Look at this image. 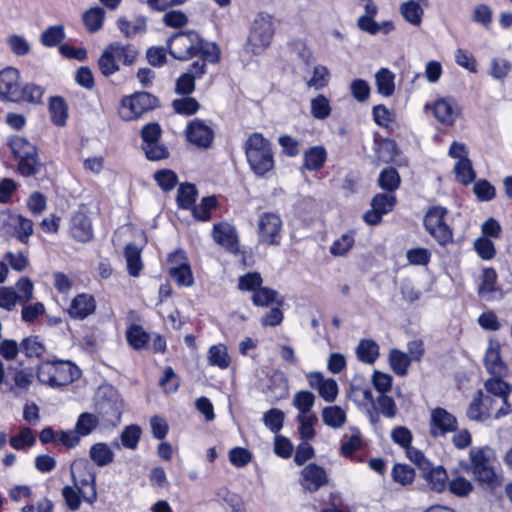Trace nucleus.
<instances>
[{
	"label": "nucleus",
	"instance_id": "nucleus-55",
	"mask_svg": "<svg viewBox=\"0 0 512 512\" xmlns=\"http://www.w3.org/2000/svg\"><path fill=\"white\" fill-rule=\"evenodd\" d=\"M35 443V436L30 428H21L19 434L10 438V445L16 450H22L25 447H30Z\"/></svg>",
	"mask_w": 512,
	"mask_h": 512
},
{
	"label": "nucleus",
	"instance_id": "nucleus-41",
	"mask_svg": "<svg viewBox=\"0 0 512 512\" xmlns=\"http://www.w3.org/2000/svg\"><path fill=\"white\" fill-rule=\"evenodd\" d=\"M471 20L489 30L493 22V10L485 3L476 4L471 11Z\"/></svg>",
	"mask_w": 512,
	"mask_h": 512
},
{
	"label": "nucleus",
	"instance_id": "nucleus-13",
	"mask_svg": "<svg viewBox=\"0 0 512 512\" xmlns=\"http://www.w3.org/2000/svg\"><path fill=\"white\" fill-rule=\"evenodd\" d=\"M425 111L430 112L444 126H452L460 116L461 110L451 97H441L425 105Z\"/></svg>",
	"mask_w": 512,
	"mask_h": 512
},
{
	"label": "nucleus",
	"instance_id": "nucleus-64",
	"mask_svg": "<svg viewBox=\"0 0 512 512\" xmlns=\"http://www.w3.org/2000/svg\"><path fill=\"white\" fill-rule=\"evenodd\" d=\"M329 81V71L325 66H316L312 77L307 81V86L316 90L327 86Z\"/></svg>",
	"mask_w": 512,
	"mask_h": 512
},
{
	"label": "nucleus",
	"instance_id": "nucleus-45",
	"mask_svg": "<svg viewBox=\"0 0 512 512\" xmlns=\"http://www.w3.org/2000/svg\"><path fill=\"white\" fill-rule=\"evenodd\" d=\"M372 116L375 124L385 129H390L395 123V113L383 104L372 108Z\"/></svg>",
	"mask_w": 512,
	"mask_h": 512
},
{
	"label": "nucleus",
	"instance_id": "nucleus-28",
	"mask_svg": "<svg viewBox=\"0 0 512 512\" xmlns=\"http://www.w3.org/2000/svg\"><path fill=\"white\" fill-rule=\"evenodd\" d=\"M479 295L486 300L501 297V290L497 286V273L492 268H486L482 272V281L478 288Z\"/></svg>",
	"mask_w": 512,
	"mask_h": 512
},
{
	"label": "nucleus",
	"instance_id": "nucleus-39",
	"mask_svg": "<svg viewBox=\"0 0 512 512\" xmlns=\"http://www.w3.org/2000/svg\"><path fill=\"white\" fill-rule=\"evenodd\" d=\"M327 159L326 150L323 147L315 146L304 154V166L309 171L320 169Z\"/></svg>",
	"mask_w": 512,
	"mask_h": 512
},
{
	"label": "nucleus",
	"instance_id": "nucleus-31",
	"mask_svg": "<svg viewBox=\"0 0 512 512\" xmlns=\"http://www.w3.org/2000/svg\"><path fill=\"white\" fill-rule=\"evenodd\" d=\"M379 345L371 339H362L358 343L355 352L359 361L366 364H374L380 355Z\"/></svg>",
	"mask_w": 512,
	"mask_h": 512
},
{
	"label": "nucleus",
	"instance_id": "nucleus-22",
	"mask_svg": "<svg viewBox=\"0 0 512 512\" xmlns=\"http://www.w3.org/2000/svg\"><path fill=\"white\" fill-rule=\"evenodd\" d=\"M299 482L305 491L315 492L327 484L328 476L323 467L310 463L301 470Z\"/></svg>",
	"mask_w": 512,
	"mask_h": 512
},
{
	"label": "nucleus",
	"instance_id": "nucleus-57",
	"mask_svg": "<svg viewBox=\"0 0 512 512\" xmlns=\"http://www.w3.org/2000/svg\"><path fill=\"white\" fill-rule=\"evenodd\" d=\"M141 436V429L137 425H129L125 427L120 435L121 444L128 449L134 450L138 446Z\"/></svg>",
	"mask_w": 512,
	"mask_h": 512
},
{
	"label": "nucleus",
	"instance_id": "nucleus-32",
	"mask_svg": "<svg viewBox=\"0 0 512 512\" xmlns=\"http://www.w3.org/2000/svg\"><path fill=\"white\" fill-rule=\"evenodd\" d=\"M315 403V396L312 392L307 390L298 391L294 394L292 404L297 409L298 414L296 417L314 416L315 413L312 408Z\"/></svg>",
	"mask_w": 512,
	"mask_h": 512
},
{
	"label": "nucleus",
	"instance_id": "nucleus-14",
	"mask_svg": "<svg viewBox=\"0 0 512 512\" xmlns=\"http://www.w3.org/2000/svg\"><path fill=\"white\" fill-rule=\"evenodd\" d=\"M168 271L170 277L179 286L190 287L193 285V273L184 251L177 250L168 256Z\"/></svg>",
	"mask_w": 512,
	"mask_h": 512
},
{
	"label": "nucleus",
	"instance_id": "nucleus-38",
	"mask_svg": "<svg viewBox=\"0 0 512 512\" xmlns=\"http://www.w3.org/2000/svg\"><path fill=\"white\" fill-rule=\"evenodd\" d=\"M105 19V11L101 7H92L86 10L82 15L83 23L89 32L99 31Z\"/></svg>",
	"mask_w": 512,
	"mask_h": 512
},
{
	"label": "nucleus",
	"instance_id": "nucleus-7",
	"mask_svg": "<svg viewBox=\"0 0 512 512\" xmlns=\"http://www.w3.org/2000/svg\"><path fill=\"white\" fill-rule=\"evenodd\" d=\"M99 208L95 203L83 204L71 219V234L80 241L87 242L93 237L92 222L98 215Z\"/></svg>",
	"mask_w": 512,
	"mask_h": 512
},
{
	"label": "nucleus",
	"instance_id": "nucleus-10",
	"mask_svg": "<svg viewBox=\"0 0 512 512\" xmlns=\"http://www.w3.org/2000/svg\"><path fill=\"white\" fill-rule=\"evenodd\" d=\"M500 403L497 399L487 395L483 390H478L470 402L466 415L476 422H484L488 419H500L503 416H496Z\"/></svg>",
	"mask_w": 512,
	"mask_h": 512
},
{
	"label": "nucleus",
	"instance_id": "nucleus-17",
	"mask_svg": "<svg viewBox=\"0 0 512 512\" xmlns=\"http://www.w3.org/2000/svg\"><path fill=\"white\" fill-rule=\"evenodd\" d=\"M20 72L14 67H6L0 71V98L9 102L21 101Z\"/></svg>",
	"mask_w": 512,
	"mask_h": 512
},
{
	"label": "nucleus",
	"instance_id": "nucleus-43",
	"mask_svg": "<svg viewBox=\"0 0 512 512\" xmlns=\"http://www.w3.org/2000/svg\"><path fill=\"white\" fill-rule=\"evenodd\" d=\"M362 445L363 441L359 430L351 428L349 434L343 436L341 452L345 457H351Z\"/></svg>",
	"mask_w": 512,
	"mask_h": 512
},
{
	"label": "nucleus",
	"instance_id": "nucleus-53",
	"mask_svg": "<svg viewBox=\"0 0 512 512\" xmlns=\"http://www.w3.org/2000/svg\"><path fill=\"white\" fill-rule=\"evenodd\" d=\"M473 246L478 256L483 260H491L496 255V248L493 242L484 236L476 238Z\"/></svg>",
	"mask_w": 512,
	"mask_h": 512
},
{
	"label": "nucleus",
	"instance_id": "nucleus-47",
	"mask_svg": "<svg viewBox=\"0 0 512 512\" xmlns=\"http://www.w3.org/2000/svg\"><path fill=\"white\" fill-rule=\"evenodd\" d=\"M453 172L456 180L463 185L471 184L476 178V172L471 160L462 163H454Z\"/></svg>",
	"mask_w": 512,
	"mask_h": 512
},
{
	"label": "nucleus",
	"instance_id": "nucleus-19",
	"mask_svg": "<svg viewBox=\"0 0 512 512\" xmlns=\"http://www.w3.org/2000/svg\"><path fill=\"white\" fill-rule=\"evenodd\" d=\"M396 204V198L392 194L379 193L373 197L371 209L364 214V221L369 225H377L382 216L391 212Z\"/></svg>",
	"mask_w": 512,
	"mask_h": 512
},
{
	"label": "nucleus",
	"instance_id": "nucleus-40",
	"mask_svg": "<svg viewBox=\"0 0 512 512\" xmlns=\"http://www.w3.org/2000/svg\"><path fill=\"white\" fill-rule=\"evenodd\" d=\"M332 112L330 100L319 94L310 100V113L317 120L327 119Z\"/></svg>",
	"mask_w": 512,
	"mask_h": 512
},
{
	"label": "nucleus",
	"instance_id": "nucleus-8",
	"mask_svg": "<svg viewBox=\"0 0 512 512\" xmlns=\"http://www.w3.org/2000/svg\"><path fill=\"white\" fill-rule=\"evenodd\" d=\"M447 210L441 206L431 207L425 214L424 226L426 231L440 244L446 245L453 239L452 229L447 225L445 217Z\"/></svg>",
	"mask_w": 512,
	"mask_h": 512
},
{
	"label": "nucleus",
	"instance_id": "nucleus-46",
	"mask_svg": "<svg viewBox=\"0 0 512 512\" xmlns=\"http://www.w3.org/2000/svg\"><path fill=\"white\" fill-rule=\"evenodd\" d=\"M99 419L92 413H82L75 424V429L81 437L90 435L98 426Z\"/></svg>",
	"mask_w": 512,
	"mask_h": 512
},
{
	"label": "nucleus",
	"instance_id": "nucleus-36",
	"mask_svg": "<svg viewBox=\"0 0 512 512\" xmlns=\"http://www.w3.org/2000/svg\"><path fill=\"white\" fill-rule=\"evenodd\" d=\"M322 421L330 428L339 429L346 422V411L337 405L325 407L322 410Z\"/></svg>",
	"mask_w": 512,
	"mask_h": 512
},
{
	"label": "nucleus",
	"instance_id": "nucleus-3",
	"mask_svg": "<svg viewBox=\"0 0 512 512\" xmlns=\"http://www.w3.org/2000/svg\"><path fill=\"white\" fill-rule=\"evenodd\" d=\"M244 149L251 172L258 178H270L275 168L271 142L261 133L255 132L247 137Z\"/></svg>",
	"mask_w": 512,
	"mask_h": 512
},
{
	"label": "nucleus",
	"instance_id": "nucleus-25",
	"mask_svg": "<svg viewBox=\"0 0 512 512\" xmlns=\"http://www.w3.org/2000/svg\"><path fill=\"white\" fill-rule=\"evenodd\" d=\"M212 236L214 241L232 253L239 249L238 236L235 228L228 223L214 225Z\"/></svg>",
	"mask_w": 512,
	"mask_h": 512
},
{
	"label": "nucleus",
	"instance_id": "nucleus-15",
	"mask_svg": "<svg viewBox=\"0 0 512 512\" xmlns=\"http://www.w3.org/2000/svg\"><path fill=\"white\" fill-rule=\"evenodd\" d=\"M503 377L492 376L484 382V392L498 400L500 403L496 416H507L511 412L508 398L512 392V385L502 380Z\"/></svg>",
	"mask_w": 512,
	"mask_h": 512
},
{
	"label": "nucleus",
	"instance_id": "nucleus-30",
	"mask_svg": "<svg viewBox=\"0 0 512 512\" xmlns=\"http://www.w3.org/2000/svg\"><path fill=\"white\" fill-rule=\"evenodd\" d=\"M207 361L210 366L221 370L228 369L231 365V357L227 347L222 343L210 346L207 351Z\"/></svg>",
	"mask_w": 512,
	"mask_h": 512
},
{
	"label": "nucleus",
	"instance_id": "nucleus-50",
	"mask_svg": "<svg viewBox=\"0 0 512 512\" xmlns=\"http://www.w3.org/2000/svg\"><path fill=\"white\" fill-rule=\"evenodd\" d=\"M65 38V30L63 25H54L48 27L42 32L40 41L46 47H54Z\"/></svg>",
	"mask_w": 512,
	"mask_h": 512
},
{
	"label": "nucleus",
	"instance_id": "nucleus-18",
	"mask_svg": "<svg viewBox=\"0 0 512 512\" xmlns=\"http://www.w3.org/2000/svg\"><path fill=\"white\" fill-rule=\"evenodd\" d=\"M309 386L318 391L320 397L328 403H333L338 396L339 387L333 378L325 377L321 372H309L306 374Z\"/></svg>",
	"mask_w": 512,
	"mask_h": 512
},
{
	"label": "nucleus",
	"instance_id": "nucleus-9",
	"mask_svg": "<svg viewBox=\"0 0 512 512\" xmlns=\"http://www.w3.org/2000/svg\"><path fill=\"white\" fill-rule=\"evenodd\" d=\"M170 54L178 60H188L199 54L202 39L198 33L188 31L172 36L168 42Z\"/></svg>",
	"mask_w": 512,
	"mask_h": 512
},
{
	"label": "nucleus",
	"instance_id": "nucleus-12",
	"mask_svg": "<svg viewBox=\"0 0 512 512\" xmlns=\"http://www.w3.org/2000/svg\"><path fill=\"white\" fill-rule=\"evenodd\" d=\"M283 222L281 217L273 212L262 213L257 221L258 241L262 245L276 246L282 238Z\"/></svg>",
	"mask_w": 512,
	"mask_h": 512
},
{
	"label": "nucleus",
	"instance_id": "nucleus-33",
	"mask_svg": "<svg viewBox=\"0 0 512 512\" xmlns=\"http://www.w3.org/2000/svg\"><path fill=\"white\" fill-rule=\"evenodd\" d=\"M90 459L99 467L109 465L114 460L112 448L104 442H98L91 446L89 450Z\"/></svg>",
	"mask_w": 512,
	"mask_h": 512
},
{
	"label": "nucleus",
	"instance_id": "nucleus-6",
	"mask_svg": "<svg viewBox=\"0 0 512 512\" xmlns=\"http://www.w3.org/2000/svg\"><path fill=\"white\" fill-rule=\"evenodd\" d=\"M136 55V51L131 46H125L118 42L112 43L105 48L99 58V68L104 75H112L119 70V62L131 65Z\"/></svg>",
	"mask_w": 512,
	"mask_h": 512
},
{
	"label": "nucleus",
	"instance_id": "nucleus-34",
	"mask_svg": "<svg viewBox=\"0 0 512 512\" xmlns=\"http://www.w3.org/2000/svg\"><path fill=\"white\" fill-rule=\"evenodd\" d=\"M411 362V358H409L407 353L395 348L389 351L388 363L396 375L406 376Z\"/></svg>",
	"mask_w": 512,
	"mask_h": 512
},
{
	"label": "nucleus",
	"instance_id": "nucleus-48",
	"mask_svg": "<svg viewBox=\"0 0 512 512\" xmlns=\"http://www.w3.org/2000/svg\"><path fill=\"white\" fill-rule=\"evenodd\" d=\"M447 488L453 495L457 497H466L474 490L472 482L463 476L453 477L448 482Z\"/></svg>",
	"mask_w": 512,
	"mask_h": 512
},
{
	"label": "nucleus",
	"instance_id": "nucleus-2",
	"mask_svg": "<svg viewBox=\"0 0 512 512\" xmlns=\"http://www.w3.org/2000/svg\"><path fill=\"white\" fill-rule=\"evenodd\" d=\"M469 463L461 461L459 466L471 473L476 482L491 490L501 487L503 475L497 468L495 451L489 446L474 447L469 451Z\"/></svg>",
	"mask_w": 512,
	"mask_h": 512
},
{
	"label": "nucleus",
	"instance_id": "nucleus-54",
	"mask_svg": "<svg viewBox=\"0 0 512 512\" xmlns=\"http://www.w3.org/2000/svg\"><path fill=\"white\" fill-rule=\"evenodd\" d=\"M196 189L192 184H181L178 189L177 202L183 209H190L196 199Z\"/></svg>",
	"mask_w": 512,
	"mask_h": 512
},
{
	"label": "nucleus",
	"instance_id": "nucleus-37",
	"mask_svg": "<svg viewBox=\"0 0 512 512\" xmlns=\"http://www.w3.org/2000/svg\"><path fill=\"white\" fill-rule=\"evenodd\" d=\"M51 121L57 126H64L68 118V107L63 98L51 97L49 100Z\"/></svg>",
	"mask_w": 512,
	"mask_h": 512
},
{
	"label": "nucleus",
	"instance_id": "nucleus-23",
	"mask_svg": "<svg viewBox=\"0 0 512 512\" xmlns=\"http://www.w3.org/2000/svg\"><path fill=\"white\" fill-rule=\"evenodd\" d=\"M187 140L200 148H208L213 141V131L209 125L201 120L191 121L186 128Z\"/></svg>",
	"mask_w": 512,
	"mask_h": 512
},
{
	"label": "nucleus",
	"instance_id": "nucleus-42",
	"mask_svg": "<svg viewBox=\"0 0 512 512\" xmlns=\"http://www.w3.org/2000/svg\"><path fill=\"white\" fill-rule=\"evenodd\" d=\"M117 26L122 34L126 37H133L146 30L145 18H135L133 20H127L124 17H120L117 20Z\"/></svg>",
	"mask_w": 512,
	"mask_h": 512
},
{
	"label": "nucleus",
	"instance_id": "nucleus-56",
	"mask_svg": "<svg viewBox=\"0 0 512 512\" xmlns=\"http://www.w3.org/2000/svg\"><path fill=\"white\" fill-rule=\"evenodd\" d=\"M216 205L217 199L214 196L205 197L199 205L193 207V215L198 220L207 221L210 219L211 211Z\"/></svg>",
	"mask_w": 512,
	"mask_h": 512
},
{
	"label": "nucleus",
	"instance_id": "nucleus-4",
	"mask_svg": "<svg viewBox=\"0 0 512 512\" xmlns=\"http://www.w3.org/2000/svg\"><path fill=\"white\" fill-rule=\"evenodd\" d=\"M80 376L79 368L70 361L46 360L39 364L37 377L51 387L67 385Z\"/></svg>",
	"mask_w": 512,
	"mask_h": 512
},
{
	"label": "nucleus",
	"instance_id": "nucleus-1",
	"mask_svg": "<svg viewBox=\"0 0 512 512\" xmlns=\"http://www.w3.org/2000/svg\"><path fill=\"white\" fill-rule=\"evenodd\" d=\"M72 484L62 488L61 494L70 511H78L82 502L92 506L97 500L96 475L85 459L75 460L70 466Z\"/></svg>",
	"mask_w": 512,
	"mask_h": 512
},
{
	"label": "nucleus",
	"instance_id": "nucleus-44",
	"mask_svg": "<svg viewBox=\"0 0 512 512\" xmlns=\"http://www.w3.org/2000/svg\"><path fill=\"white\" fill-rule=\"evenodd\" d=\"M252 301L256 306H270L273 304L280 306L282 304V298L278 293L266 287H261L256 290L253 293Z\"/></svg>",
	"mask_w": 512,
	"mask_h": 512
},
{
	"label": "nucleus",
	"instance_id": "nucleus-26",
	"mask_svg": "<svg viewBox=\"0 0 512 512\" xmlns=\"http://www.w3.org/2000/svg\"><path fill=\"white\" fill-rule=\"evenodd\" d=\"M422 476L427 485L435 492H444L448 487V475L442 466H432L422 471Z\"/></svg>",
	"mask_w": 512,
	"mask_h": 512
},
{
	"label": "nucleus",
	"instance_id": "nucleus-63",
	"mask_svg": "<svg viewBox=\"0 0 512 512\" xmlns=\"http://www.w3.org/2000/svg\"><path fill=\"white\" fill-rule=\"evenodd\" d=\"M400 177L393 168L384 169L379 177V185L382 189L393 191L398 188Z\"/></svg>",
	"mask_w": 512,
	"mask_h": 512
},
{
	"label": "nucleus",
	"instance_id": "nucleus-49",
	"mask_svg": "<svg viewBox=\"0 0 512 512\" xmlns=\"http://www.w3.org/2000/svg\"><path fill=\"white\" fill-rule=\"evenodd\" d=\"M512 71V63L505 59L496 57L490 62L489 75L495 80L505 79Z\"/></svg>",
	"mask_w": 512,
	"mask_h": 512
},
{
	"label": "nucleus",
	"instance_id": "nucleus-5",
	"mask_svg": "<svg viewBox=\"0 0 512 512\" xmlns=\"http://www.w3.org/2000/svg\"><path fill=\"white\" fill-rule=\"evenodd\" d=\"M275 22L269 14H259L253 21L247 38V51L258 55L266 50L275 34Z\"/></svg>",
	"mask_w": 512,
	"mask_h": 512
},
{
	"label": "nucleus",
	"instance_id": "nucleus-35",
	"mask_svg": "<svg viewBox=\"0 0 512 512\" xmlns=\"http://www.w3.org/2000/svg\"><path fill=\"white\" fill-rule=\"evenodd\" d=\"M355 244V233L347 231L337 237L330 245L329 251L335 257L346 256Z\"/></svg>",
	"mask_w": 512,
	"mask_h": 512
},
{
	"label": "nucleus",
	"instance_id": "nucleus-20",
	"mask_svg": "<svg viewBox=\"0 0 512 512\" xmlns=\"http://www.w3.org/2000/svg\"><path fill=\"white\" fill-rule=\"evenodd\" d=\"M348 396L358 408L371 414L373 395L363 376L357 375L352 379Z\"/></svg>",
	"mask_w": 512,
	"mask_h": 512
},
{
	"label": "nucleus",
	"instance_id": "nucleus-21",
	"mask_svg": "<svg viewBox=\"0 0 512 512\" xmlns=\"http://www.w3.org/2000/svg\"><path fill=\"white\" fill-rule=\"evenodd\" d=\"M483 363L492 376L506 377L508 367L501 358V345L497 340L490 339L485 350Z\"/></svg>",
	"mask_w": 512,
	"mask_h": 512
},
{
	"label": "nucleus",
	"instance_id": "nucleus-11",
	"mask_svg": "<svg viewBox=\"0 0 512 512\" xmlns=\"http://www.w3.org/2000/svg\"><path fill=\"white\" fill-rule=\"evenodd\" d=\"M154 101L150 94L144 92L124 96L120 101L118 114L124 121L137 120L154 106Z\"/></svg>",
	"mask_w": 512,
	"mask_h": 512
},
{
	"label": "nucleus",
	"instance_id": "nucleus-60",
	"mask_svg": "<svg viewBox=\"0 0 512 512\" xmlns=\"http://www.w3.org/2000/svg\"><path fill=\"white\" fill-rule=\"evenodd\" d=\"M15 286L18 291L17 296L19 303H27L33 299L34 285L28 277H21L16 282Z\"/></svg>",
	"mask_w": 512,
	"mask_h": 512
},
{
	"label": "nucleus",
	"instance_id": "nucleus-52",
	"mask_svg": "<svg viewBox=\"0 0 512 512\" xmlns=\"http://www.w3.org/2000/svg\"><path fill=\"white\" fill-rule=\"evenodd\" d=\"M11 225L16 230L18 239L21 242L26 243L30 235L33 233L32 221L17 215L11 218Z\"/></svg>",
	"mask_w": 512,
	"mask_h": 512
},
{
	"label": "nucleus",
	"instance_id": "nucleus-51",
	"mask_svg": "<svg viewBox=\"0 0 512 512\" xmlns=\"http://www.w3.org/2000/svg\"><path fill=\"white\" fill-rule=\"evenodd\" d=\"M125 258L128 273L133 277L138 276L142 269L140 250L135 246L128 245L125 249Z\"/></svg>",
	"mask_w": 512,
	"mask_h": 512
},
{
	"label": "nucleus",
	"instance_id": "nucleus-27",
	"mask_svg": "<svg viewBox=\"0 0 512 512\" xmlns=\"http://www.w3.org/2000/svg\"><path fill=\"white\" fill-rule=\"evenodd\" d=\"M426 5L427 0H407L400 4L399 10L408 23L413 26H420Z\"/></svg>",
	"mask_w": 512,
	"mask_h": 512
},
{
	"label": "nucleus",
	"instance_id": "nucleus-24",
	"mask_svg": "<svg viewBox=\"0 0 512 512\" xmlns=\"http://www.w3.org/2000/svg\"><path fill=\"white\" fill-rule=\"evenodd\" d=\"M96 309V302L92 295L81 293L75 296L67 309L70 317L83 320L92 315Z\"/></svg>",
	"mask_w": 512,
	"mask_h": 512
},
{
	"label": "nucleus",
	"instance_id": "nucleus-59",
	"mask_svg": "<svg viewBox=\"0 0 512 512\" xmlns=\"http://www.w3.org/2000/svg\"><path fill=\"white\" fill-rule=\"evenodd\" d=\"M9 49L17 56H25L30 52L31 45L22 35L13 34L7 38Z\"/></svg>",
	"mask_w": 512,
	"mask_h": 512
},
{
	"label": "nucleus",
	"instance_id": "nucleus-16",
	"mask_svg": "<svg viewBox=\"0 0 512 512\" xmlns=\"http://www.w3.org/2000/svg\"><path fill=\"white\" fill-rule=\"evenodd\" d=\"M458 420L454 414L442 407L430 410L429 433L432 437H443L456 431Z\"/></svg>",
	"mask_w": 512,
	"mask_h": 512
},
{
	"label": "nucleus",
	"instance_id": "nucleus-29",
	"mask_svg": "<svg viewBox=\"0 0 512 512\" xmlns=\"http://www.w3.org/2000/svg\"><path fill=\"white\" fill-rule=\"evenodd\" d=\"M395 74L388 68H380L374 74L377 93L383 97H390L395 91Z\"/></svg>",
	"mask_w": 512,
	"mask_h": 512
},
{
	"label": "nucleus",
	"instance_id": "nucleus-62",
	"mask_svg": "<svg viewBox=\"0 0 512 512\" xmlns=\"http://www.w3.org/2000/svg\"><path fill=\"white\" fill-rule=\"evenodd\" d=\"M21 346L28 357H39L45 352V346L37 336L27 337Z\"/></svg>",
	"mask_w": 512,
	"mask_h": 512
},
{
	"label": "nucleus",
	"instance_id": "nucleus-61",
	"mask_svg": "<svg viewBox=\"0 0 512 512\" xmlns=\"http://www.w3.org/2000/svg\"><path fill=\"white\" fill-rule=\"evenodd\" d=\"M284 413L279 409H270L264 414L265 426L274 433L281 430L284 422Z\"/></svg>",
	"mask_w": 512,
	"mask_h": 512
},
{
	"label": "nucleus",
	"instance_id": "nucleus-58",
	"mask_svg": "<svg viewBox=\"0 0 512 512\" xmlns=\"http://www.w3.org/2000/svg\"><path fill=\"white\" fill-rule=\"evenodd\" d=\"M406 259L410 265L426 266L431 260V252L423 247L412 248L406 252Z\"/></svg>",
	"mask_w": 512,
	"mask_h": 512
}]
</instances>
